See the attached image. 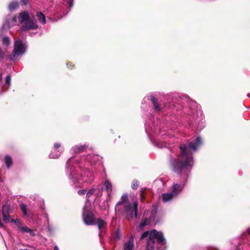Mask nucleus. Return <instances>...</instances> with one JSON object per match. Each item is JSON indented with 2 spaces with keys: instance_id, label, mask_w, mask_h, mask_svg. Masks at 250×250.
<instances>
[{
  "instance_id": "35",
  "label": "nucleus",
  "mask_w": 250,
  "mask_h": 250,
  "mask_svg": "<svg viewBox=\"0 0 250 250\" xmlns=\"http://www.w3.org/2000/svg\"><path fill=\"white\" fill-rule=\"evenodd\" d=\"M116 236H117V238H118V239H119V238H120V236H119V231L116 232Z\"/></svg>"
},
{
  "instance_id": "42",
  "label": "nucleus",
  "mask_w": 250,
  "mask_h": 250,
  "mask_svg": "<svg viewBox=\"0 0 250 250\" xmlns=\"http://www.w3.org/2000/svg\"><path fill=\"white\" fill-rule=\"evenodd\" d=\"M217 250L215 249V250Z\"/></svg>"
},
{
  "instance_id": "38",
  "label": "nucleus",
  "mask_w": 250,
  "mask_h": 250,
  "mask_svg": "<svg viewBox=\"0 0 250 250\" xmlns=\"http://www.w3.org/2000/svg\"><path fill=\"white\" fill-rule=\"evenodd\" d=\"M248 233L250 234V228L248 229Z\"/></svg>"
},
{
  "instance_id": "1",
  "label": "nucleus",
  "mask_w": 250,
  "mask_h": 250,
  "mask_svg": "<svg viewBox=\"0 0 250 250\" xmlns=\"http://www.w3.org/2000/svg\"><path fill=\"white\" fill-rule=\"evenodd\" d=\"M202 144V141L200 137H197L194 142H191L187 146L185 144L180 145L179 148L181 155L179 159H175L171 162V167L175 172L182 173L184 172V177L180 184L174 183L171 187V192L173 195L177 197L182 191L185 185L187 174L186 170L191 169L193 166V159L192 154L189 151L190 148L196 151L197 148Z\"/></svg>"
},
{
  "instance_id": "9",
  "label": "nucleus",
  "mask_w": 250,
  "mask_h": 250,
  "mask_svg": "<svg viewBox=\"0 0 250 250\" xmlns=\"http://www.w3.org/2000/svg\"><path fill=\"white\" fill-rule=\"evenodd\" d=\"M12 222H13L17 227L18 229L22 232V233H29L31 235L33 236L35 235V233L33 231V230L26 226H22L21 223L18 219H12L11 220Z\"/></svg>"
},
{
  "instance_id": "7",
  "label": "nucleus",
  "mask_w": 250,
  "mask_h": 250,
  "mask_svg": "<svg viewBox=\"0 0 250 250\" xmlns=\"http://www.w3.org/2000/svg\"><path fill=\"white\" fill-rule=\"evenodd\" d=\"M83 219L84 223L87 225L94 224V218L92 212L86 208V205L83 208Z\"/></svg>"
},
{
  "instance_id": "13",
  "label": "nucleus",
  "mask_w": 250,
  "mask_h": 250,
  "mask_svg": "<svg viewBox=\"0 0 250 250\" xmlns=\"http://www.w3.org/2000/svg\"><path fill=\"white\" fill-rule=\"evenodd\" d=\"M175 197H176V196L174 195H173V193L171 192L162 194V199L164 202H168Z\"/></svg>"
},
{
  "instance_id": "19",
  "label": "nucleus",
  "mask_w": 250,
  "mask_h": 250,
  "mask_svg": "<svg viewBox=\"0 0 250 250\" xmlns=\"http://www.w3.org/2000/svg\"><path fill=\"white\" fill-rule=\"evenodd\" d=\"M61 152L59 151H57L56 149H54L49 154V157L53 159L58 158L61 155Z\"/></svg>"
},
{
  "instance_id": "41",
  "label": "nucleus",
  "mask_w": 250,
  "mask_h": 250,
  "mask_svg": "<svg viewBox=\"0 0 250 250\" xmlns=\"http://www.w3.org/2000/svg\"><path fill=\"white\" fill-rule=\"evenodd\" d=\"M145 212L144 213V217L145 216Z\"/></svg>"
},
{
  "instance_id": "33",
  "label": "nucleus",
  "mask_w": 250,
  "mask_h": 250,
  "mask_svg": "<svg viewBox=\"0 0 250 250\" xmlns=\"http://www.w3.org/2000/svg\"><path fill=\"white\" fill-rule=\"evenodd\" d=\"M21 2L23 3L24 5H27L28 3V0H21Z\"/></svg>"
},
{
  "instance_id": "39",
  "label": "nucleus",
  "mask_w": 250,
  "mask_h": 250,
  "mask_svg": "<svg viewBox=\"0 0 250 250\" xmlns=\"http://www.w3.org/2000/svg\"><path fill=\"white\" fill-rule=\"evenodd\" d=\"M69 162H70V160H69L68 161V162H67V164H69Z\"/></svg>"
},
{
  "instance_id": "17",
  "label": "nucleus",
  "mask_w": 250,
  "mask_h": 250,
  "mask_svg": "<svg viewBox=\"0 0 250 250\" xmlns=\"http://www.w3.org/2000/svg\"><path fill=\"white\" fill-rule=\"evenodd\" d=\"M85 148L84 146H76L72 147V150L74 153H81L83 152Z\"/></svg>"
},
{
  "instance_id": "16",
  "label": "nucleus",
  "mask_w": 250,
  "mask_h": 250,
  "mask_svg": "<svg viewBox=\"0 0 250 250\" xmlns=\"http://www.w3.org/2000/svg\"><path fill=\"white\" fill-rule=\"evenodd\" d=\"M150 100H151L154 108L156 111H159L161 110V107L158 104L157 101L153 96H151Z\"/></svg>"
},
{
  "instance_id": "31",
  "label": "nucleus",
  "mask_w": 250,
  "mask_h": 250,
  "mask_svg": "<svg viewBox=\"0 0 250 250\" xmlns=\"http://www.w3.org/2000/svg\"><path fill=\"white\" fill-rule=\"evenodd\" d=\"M86 192V190L85 189L79 190L78 191V193L80 195H83L85 194Z\"/></svg>"
},
{
  "instance_id": "32",
  "label": "nucleus",
  "mask_w": 250,
  "mask_h": 250,
  "mask_svg": "<svg viewBox=\"0 0 250 250\" xmlns=\"http://www.w3.org/2000/svg\"><path fill=\"white\" fill-rule=\"evenodd\" d=\"M61 146L60 144L59 143H55L54 144V149H57V148H58L59 147H60Z\"/></svg>"
},
{
  "instance_id": "30",
  "label": "nucleus",
  "mask_w": 250,
  "mask_h": 250,
  "mask_svg": "<svg viewBox=\"0 0 250 250\" xmlns=\"http://www.w3.org/2000/svg\"><path fill=\"white\" fill-rule=\"evenodd\" d=\"M17 18L16 17H14L12 18V22L10 23L11 25H15L17 23Z\"/></svg>"
},
{
  "instance_id": "27",
  "label": "nucleus",
  "mask_w": 250,
  "mask_h": 250,
  "mask_svg": "<svg viewBox=\"0 0 250 250\" xmlns=\"http://www.w3.org/2000/svg\"><path fill=\"white\" fill-rule=\"evenodd\" d=\"M132 188L133 189H137L139 187V183L137 181L133 180L132 184Z\"/></svg>"
},
{
  "instance_id": "25",
  "label": "nucleus",
  "mask_w": 250,
  "mask_h": 250,
  "mask_svg": "<svg viewBox=\"0 0 250 250\" xmlns=\"http://www.w3.org/2000/svg\"><path fill=\"white\" fill-rule=\"evenodd\" d=\"M95 189L94 188H92L90 189L86 193V198L87 200H88V198L94 193Z\"/></svg>"
},
{
  "instance_id": "8",
  "label": "nucleus",
  "mask_w": 250,
  "mask_h": 250,
  "mask_svg": "<svg viewBox=\"0 0 250 250\" xmlns=\"http://www.w3.org/2000/svg\"><path fill=\"white\" fill-rule=\"evenodd\" d=\"M156 209L154 208V210L151 212V215L149 216V218H143L140 225L139 229H142L145 226L148 225L151 221H153L155 223L158 222V220L156 219Z\"/></svg>"
},
{
  "instance_id": "37",
  "label": "nucleus",
  "mask_w": 250,
  "mask_h": 250,
  "mask_svg": "<svg viewBox=\"0 0 250 250\" xmlns=\"http://www.w3.org/2000/svg\"><path fill=\"white\" fill-rule=\"evenodd\" d=\"M2 75L1 74H0V81L2 80Z\"/></svg>"
},
{
  "instance_id": "2",
  "label": "nucleus",
  "mask_w": 250,
  "mask_h": 250,
  "mask_svg": "<svg viewBox=\"0 0 250 250\" xmlns=\"http://www.w3.org/2000/svg\"><path fill=\"white\" fill-rule=\"evenodd\" d=\"M66 168L69 178L74 184H90L94 180L93 173L89 170L83 169L80 174L75 168L68 167Z\"/></svg>"
},
{
  "instance_id": "4",
  "label": "nucleus",
  "mask_w": 250,
  "mask_h": 250,
  "mask_svg": "<svg viewBox=\"0 0 250 250\" xmlns=\"http://www.w3.org/2000/svg\"><path fill=\"white\" fill-rule=\"evenodd\" d=\"M127 194H124L121 198V200L119 201L116 204L115 209V211H120V206H123L124 208V214L128 220H131L135 216L138 218V203L136 201H134L132 203L127 202Z\"/></svg>"
},
{
  "instance_id": "21",
  "label": "nucleus",
  "mask_w": 250,
  "mask_h": 250,
  "mask_svg": "<svg viewBox=\"0 0 250 250\" xmlns=\"http://www.w3.org/2000/svg\"><path fill=\"white\" fill-rule=\"evenodd\" d=\"M5 160L7 167H9L12 164V158L9 156H6Z\"/></svg>"
},
{
  "instance_id": "26",
  "label": "nucleus",
  "mask_w": 250,
  "mask_h": 250,
  "mask_svg": "<svg viewBox=\"0 0 250 250\" xmlns=\"http://www.w3.org/2000/svg\"><path fill=\"white\" fill-rule=\"evenodd\" d=\"M153 144L154 146H157L158 147H159V148H162L163 147H165L166 146V145L165 144H163L162 143H160V142H155L154 141L153 142Z\"/></svg>"
},
{
  "instance_id": "36",
  "label": "nucleus",
  "mask_w": 250,
  "mask_h": 250,
  "mask_svg": "<svg viewBox=\"0 0 250 250\" xmlns=\"http://www.w3.org/2000/svg\"><path fill=\"white\" fill-rule=\"evenodd\" d=\"M54 250H59V249L57 246H55Z\"/></svg>"
},
{
  "instance_id": "15",
  "label": "nucleus",
  "mask_w": 250,
  "mask_h": 250,
  "mask_svg": "<svg viewBox=\"0 0 250 250\" xmlns=\"http://www.w3.org/2000/svg\"><path fill=\"white\" fill-rule=\"evenodd\" d=\"M104 187L108 194L111 192L112 186L111 183L108 180H106L105 181L104 184Z\"/></svg>"
},
{
  "instance_id": "24",
  "label": "nucleus",
  "mask_w": 250,
  "mask_h": 250,
  "mask_svg": "<svg viewBox=\"0 0 250 250\" xmlns=\"http://www.w3.org/2000/svg\"><path fill=\"white\" fill-rule=\"evenodd\" d=\"M146 188H142L140 190V198H141V200L143 201L145 197V195H144L145 192V190H146Z\"/></svg>"
},
{
  "instance_id": "23",
  "label": "nucleus",
  "mask_w": 250,
  "mask_h": 250,
  "mask_svg": "<svg viewBox=\"0 0 250 250\" xmlns=\"http://www.w3.org/2000/svg\"><path fill=\"white\" fill-rule=\"evenodd\" d=\"M2 42L6 46L9 45L10 42L9 38L7 37H4L2 39Z\"/></svg>"
},
{
  "instance_id": "34",
  "label": "nucleus",
  "mask_w": 250,
  "mask_h": 250,
  "mask_svg": "<svg viewBox=\"0 0 250 250\" xmlns=\"http://www.w3.org/2000/svg\"><path fill=\"white\" fill-rule=\"evenodd\" d=\"M68 4L70 7H71L73 5L72 1L70 0H68Z\"/></svg>"
},
{
  "instance_id": "3",
  "label": "nucleus",
  "mask_w": 250,
  "mask_h": 250,
  "mask_svg": "<svg viewBox=\"0 0 250 250\" xmlns=\"http://www.w3.org/2000/svg\"><path fill=\"white\" fill-rule=\"evenodd\" d=\"M148 236H149V239L147 241L146 250H154L155 240L157 241V249L159 250H165L166 241L162 232H158L155 229H153L150 232L146 231L142 234L141 239L147 237Z\"/></svg>"
},
{
  "instance_id": "6",
  "label": "nucleus",
  "mask_w": 250,
  "mask_h": 250,
  "mask_svg": "<svg viewBox=\"0 0 250 250\" xmlns=\"http://www.w3.org/2000/svg\"><path fill=\"white\" fill-rule=\"evenodd\" d=\"M26 45L21 40H16L15 41L14 49L11 54L8 56L11 61L16 60L20 56L22 55L26 51Z\"/></svg>"
},
{
  "instance_id": "10",
  "label": "nucleus",
  "mask_w": 250,
  "mask_h": 250,
  "mask_svg": "<svg viewBox=\"0 0 250 250\" xmlns=\"http://www.w3.org/2000/svg\"><path fill=\"white\" fill-rule=\"evenodd\" d=\"M134 247V238L131 236L128 241L124 244L123 249L124 250H133Z\"/></svg>"
},
{
  "instance_id": "20",
  "label": "nucleus",
  "mask_w": 250,
  "mask_h": 250,
  "mask_svg": "<svg viewBox=\"0 0 250 250\" xmlns=\"http://www.w3.org/2000/svg\"><path fill=\"white\" fill-rule=\"evenodd\" d=\"M19 6V3L17 1L11 2L9 5V9L10 11L14 10Z\"/></svg>"
},
{
  "instance_id": "11",
  "label": "nucleus",
  "mask_w": 250,
  "mask_h": 250,
  "mask_svg": "<svg viewBox=\"0 0 250 250\" xmlns=\"http://www.w3.org/2000/svg\"><path fill=\"white\" fill-rule=\"evenodd\" d=\"M100 233L105 230L107 227L106 223L102 219H98L96 223Z\"/></svg>"
},
{
  "instance_id": "22",
  "label": "nucleus",
  "mask_w": 250,
  "mask_h": 250,
  "mask_svg": "<svg viewBox=\"0 0 250 250\" xmlns=\"http://www.w3.org/2000/svg\"><path fill=\"white\" fill-rule=\"evenodd\" d=\"M20 208H21V209L22 210L23 214L25 216H27L28 213H27V210H26V205L24 204H21L20 205Z\"/></svg>"
},
{
  "instance_id": "5",
  "label": "nucleus",
  "mask_w": 250,
  "mask_h": 250,
  "mask_svg": "<svg viewBox=\"0 0 250 250\" xmlns=\"http://www.w3.org/2000/svg\"><path fill=\"white\" fill-rule=\"evenodd\" d=\"M18 18L19 22L21 24H22V26L21 27V30L22 31L30 29H36L38 28L36 20L35 18H30L27 11H23L21 13Z\"/></svg>"
},
{
  "instance_id": "28",
  "label": "nucleus",
  "mask_w": 250,
  "mask_h": 250,
  "mask_svg": "<svg viewBox=\"0 0 250 250\" xmlns=\"http://www.w3.org/2000/svg\"><path fill=\"white\" fill-rule=\"evenodd\" d=\"M2 215H3V219L5 222H8L9 221V214L2 213Z\"/></svg>"
},
{
  "instance_id": "40",
  "label": "nucleus",
  "mask_w": 250,
  "mask_h": 250,
  "mask_svg": "<svg viewBox=\"0 0 250 250\" xmlns=\"http://www.w3.org/2000/svg\"><path fill=\"white\" fill-rule=\"evenodd\" d=\"M46 220H47V221H48V217L47 216H46Z\"/></svg>"
},
{
  "instance_id": "18",
  "label": "nucleus",
  "mask_w": 250,
  "mask_h": 250,
  "mask_svg": "<svg viewBox=\"0 0 250 250\" xmlns=\"http://www.w3.org/2000/svg\"><path fill=\"white\" fill-rule=\"evenodd\" d=\"M12 212V209L10 205L5 204L2 207V213L9 214Z\"/></svg>"
},
{
  "instance_id": "29",
  "label": "nucleus",
  "mask_w": 250,
  "mask_h": 250,
  "mask_svg": "<svg viewBox=\"0 0 250 250\" xmlns=\"http://www.w3.org/2000/svg\"><path fill=\"white\" fill-rule=\"evenodd\" d=\"M11 81V77L10 75H8L6 76L5 79V84H7L8 86H9L10 84Z\"/></svg>"
},
{
  "instance_id": "12",
  "label": "nucleus",
  "mask_w": 250,
  "mask_h": 250,
  "mask_svg": "<svg viewBox=\"0 0 250 250\" xmlns=\"http://www.w3.org/2000/svg\"><path fill=\"white\" fill-rule=\"evenodd\" d=\"M100 159L99 156L95 154H90L87 156L86 160L91 165L94 164Z\"/></svg>"
},
{
  "instance_id": "14",
  "label": "nucleus",
  "mask_w": 250,
  "mask_h": 250,
  "mask_svg": "<svg viewBox=\"0 0 250 250\" xmlns=\"http://www.w3.org/2000/svg\"><path fill=\"white\" fill-rule=\"evenodd\" d=\"M36 16L38 20L42 24L46 23V18L45 15L42 12H38L37 13Z\"/></svg>"
}]
</instances>
